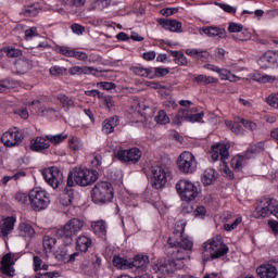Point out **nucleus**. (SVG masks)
Wrapping results in <instances>:
<instances>
[{
	"instance_id": "obj_1",
	"label": "nucleus",
	"mask_w": 278,
	"mask_h": 278,
	"mask_svg": "<svg viewBox=\"0 0 278 278\" xmlns=\"http://www.w3.org/2000/svg\"><path fill=\"white\" fill-rule=\"evenodd\" d=\"M167 255L175 257L176 260H170L166 264L167 273H175L176 270H181L184 268V261L188 255V251H192L194 242L190 239H182L181 242L175 241L173 238L167 240Z\"/></svg>"
},
{
	"instance_id": "obj_2",
	"label": "nucleus",
	"mask_w": 278,
	"mask_h": 278,
	"mask_svg": "<svg viewBox=\"0 0 278 278\" xmlns=\"http://www.w3.org/2000/svg\"><path fill=\"white\" fill-rule=\"evenodd\" d=\"M97 179H99V173L97 170L76 167L68 173L67 188H74V186H92Z\"/></svg>"
},
{
	"instance_id": "obj_3",
	"label": "nucleus",
	"mask_w": 278,
	"mask_h": 278,
	"mask_svg": "<svg viewBox=\"0 0 278 278\" xmlns=\"http://www.w3.org/2000/svg\"><path fill=\"white\" fill-rule=\"evenodd\" d=\"M229 253V248L223 242L220 237H215L202 245V260L210 262V260H218Z\"/></svg>"
},
{
	"instance_id": "obj_4",
	"label": "nucleus",
	"mask_w": 278,
	"mask_h": 278,
	"mask_svg": "<svg viewBox=\"0 0 278 278\" xmlns=\"http://www.w3.org/2000/svg\"><path fill=\"white\" fill-rule=\"evenodd\" d=\"M91 199L93 203L100 205L111 203L114 199V187L108 181L98 182L91 190Z\"/></svg>"
},
{
	"instance_id": "obj_5",
	"label": "nucleus",
	"mask_w": 278,
	"mask_h": 278,
	"mask_svg": "<svg viewBox=\"0 0 278 278\" xmlns=\"http://www.w3.org/2000/svg\"><path fill=\"white\" fill-rule=\"evenodd\" d=\"M81 229H84V220L79 218H72L63 227L56 230V236L66 244H71V242H73V238H75Z\"/></svg>"
},
{
	"instance_id": "obj_6",
	"label": "nucleus",
	"mask_w": 278,
	"mask_h": 278,
	"mask_svg": "<svg viewBox=\"0 0 278 278\" xmlns=\"http://www.w3.org/2000/svg\"><path fill=\"white\" fill-rule=\"evenodd\" d=\"M28 201L31 210L34 212H40L41 210H47L49 203H51V199L49 198V193L41 188H35L29 191Z\"/></svg>"
},
{
	"instance_id": "obj_7",
	"label": "nucleus",
	"mask_w": 278,
	"mask_h": 278,
	"mask_svg": "<svg viewBox=\"0 0 278 278\" xmlns=\"http://www.w3.org/2000/svg\"><path fill=\"white\" fill-rule=\"evenodd\" d=\"M177 166L180 173H184V175H192V173H197V166H199V162H197L194 154L185 151L179 155L177 160Z\"/></svg>"
},
{
	"instance_id": "obj_8",
	"label": "nucleus",
	"mask_w": 278,
	"mask_h": 278,
	"mask_svg": "<svg viewBox=\"0 0 278 278\" xmlns=\"http://www.w3.org/2000/svg\"><path fill=\"white\" fill-rule=\"evenodd\" d=\"M176 190L182 201H194L199 197V189L192 181L182 179L176 184Z\"/></svg>"
},
{
	"instance_id": "obj_9",
	"label": "nucleus",
	"mask_w": 278,
	"mask_h": 278,
	"mask_svg": "<svg viewBox=\"0 0 278 278\" xmlns=\"http://www.w3.org/2000/svg\"><path fill=\"white\" fill-rule=\"evenodd\" d=\"M151 175L152 188H155V190H162V188H165L166 184H168V180L170 179V170L162 166L151 167Z\"/></svg>"
},
{
	"instance_id": "obj_10",
	"label": "nucleus",
	"mask_w": 278,
	"mask_h": 278,
	"mask_svg": "<svg viewBox=\"0 0 278 278\" xmlns=\"http://www.w3.org/2000/svg\"><path fill=\"white\" fill-rule=\"evenodd\" d=\"M42 177L45 181H47V184L54 190L55 188H60V186H62L64 182V175L62 174V170H60V168L56 166L43 169Z\"/></svg>"
},
{
	"instance_id": "obj_11",
	"label": "nucleus",
	"mask_w": 278,
	"mask_h": 278,
	"mask_svg": "<svg viewBox=\"0 0 278 278\" xmlns=\"http://www.w3.org/2000/svg\"><path fill=\"white\" fill-rule=\"evenodd\" d=\"M21 256L16 253H8L5 254L1 262H0V270L2 273V275H7V277H14V275H16V269H14V264H16V261L20 258Z\"/></svg>"
},
{
	"instance_id": "obj_12",
	"label": "nucleus",
	"mask_w": 278,
	"mask_h": 278,
	"mask_svg": "<svg viewBox=\"0 0 278 278\" xmlns=\"http://www.w3.org/2000/svg\"><path fill=\"white\" fill-rule=\"evenodd\" d=\"M24 138L25 136L18 128H11L1 136V142L4 147H18Z\"/></svg>"
},
{
	"instance_id": "obj_13",
	"label": "nucleus",
	"mask_w": 278,
	"mask_h": 278,
	"mask_svg": "<svg viewBox=\"0 0 278 278\" xmlns=\"http://www.w3.org/2000/svg\"><path fill=\"white\" fill-rule=\"evenodd\" d=\"M229 149L231 146L229 143H216L212 146L211 160L213 162H218V160L226 166L227 160H229Z\"/></svg>"
},
{
	"instance_id": "obj_14",
	"label": "nucleus",
	"mask_w": 278,
	"mask_h": 278,
	"mask_svg": "<svg viewBox=\"0 0 278 278\" xmlns=\"http://www.w3.org/2000/svg\"><path fill=\"white\" fill-rule=\"evenodd\" d=\"M119 162H128V164H138L140 157H142V151L138 148H131L128 150H118L115 154Z\"/></svg>"
},
{
	"instance_id": "obj_15",
	"label": "nucleus",
	"mask_w": 278,
	"mask_h": 278,
	"mask_svg": "<svg viewBox=\"0 0 278 278\" xmlns=\"http://www.w3.org/2000/svg\"><path fill=\"white\" fill-rule=\"evenodd\" d=\"M205 113L201 112L198 114H189L188 110L186 109H180L176 116L173 119L174 125H181L184 121H187V123H199L203 121V116Z\"/></svg>"
},
{
	"instance_id": "obj_16",
	"label": "nucleus",
	"mask_w": 278,
	"mask_h": 278,
	"mask_svg": "<svg viewBox=\"0 0 278 278\" xmlns=\"http://www.w3.org/2000/svg\"><path fill=\"white\" fill-rule=\"evenodd\" d=\"M258 66L261 68H277L278 66V51H267L258 59Z\"/></svg>"
},
{
	"instance_id": "obj_17",
	"label": "nucleus",
	"mask_w": 278,
	"mask_h": 278,
	"mask_svg": "<svg viewBox=\"0 0 278 278\" xmlns=\"http://www.w3.org/2000/svg\"><path fill=\"white\" fill-rule=\"evenodd\" d=\"M203 68H206V71H212L213 73H218L223 81H240V77L233 75L230 71L220 68L214 64H205Z\"/></svg>"
},
{
	"instance_id": "obj_18",
	"label": "nucleus",
	"mask_w": 278,
	"mask_h": 278,
	"mask_svg": "<svg viewBox=\"0 0 278 278\" xmlns=\"http://www.w3.org/2000/svg\"><path fill=\"white\" fill-rule=\"evenodd\" d=\"M256 210L262 218H268V216L274 215L275 205H273V201L270 199L265 198Z\"/></svg>"
},
{
	"instance_id": "obj_19",
	"label": "nucleus",
	"mask_w": 278,
	"mask_h": 278,
	"mask_svg": "<svg viewBox=\"0 0 278 278\" xmlns=\"http://www.w3.org/2000/svg\"><path fill=\"white\" fill-rule=\"evenodd\" d=\"M51 147L49 143V139L46 137H36L30 141V150L35 151V153H41V151H47Z\"/></svg>"
},
{
	"instance_id": "obj_20",
	"label": "nucleus",
	"mask_w": 278,
	"mask_h": 278,
	"mask_svg": "<svg viewBox=\"0 0 278 278\" xmlns=\"http://www.w3.org/2000/svg\"><path fill=\"white\" fill-rule=\"evenodd\" d=\"M67 73L75 77V75H97L99 71L92 66L74 65L67 70Z\"/></svg>"
},
{
	"instance_id": "obj_21",
	"label": "nucleus",
	"mask_w": 278,
	"mask_h": 278,
	"mask_svg": "<svg viewBox=\"0 0 278 278\" xmlns=\"http://www.w3.org/2000/svg\"><path fill=\"white\" fill-rule=\"evenodd\" d=\"M256 274L260 278H277V267L273 264L261 265L256 268Z\"/></svg>"
},
{
	"instance_id": "obj_22",
	"label": "nucleus",
	"mask_w": 278,
	"mask_h": 278,
	"mask_svg": "<svg viewBox=\"0 0 278 278\" xmlns=\"http://www.w3.org/2000/svg\"><path fill=\"white\" fill-rule=\"evenodd\" d=\"M16 224V217L10 216L3 219L0 226V236L2 238H8L12 231H14V225Z\"/></svg>"
},
{
	"instance_id": "obj_23",
	"label": "nucleus",
	"mask_w": 278,
	"mask_h": 278,
	"mask_svg": "<svg viewBox=\"0 0 278 278\" xmlns=\"http://www.w3.org/2000/svg\"><path fill=\"white\" fill-rule=\"evenodd\" d=\"M121 124V118L118 115L109 117L102 122V131L109 136V134H114V128L118 127Z\"/></svg>"
},
{
	"instance_id": "obj_24",
	"label": "nucleus",
	"mask_w": 278,
	"mask_h": 278,
	"mask_svg": "<svg viewBox=\"0 0 278 278\" xmlns=\"http://www.w3.org/2000/svg\"><path fill=\"white\" fill-rule=\"evenodd\" d=\"M147 266H149V256L138 254L130 261V270H147Z\"/></svg>"
},
{
	"instance_id": "obj_25",
	"label": "nucleus",
	"mask_w": 278,
	"mask_h": 278,
	"mask_svg": "<svg viewBox=\"0 0 278 278\" xmlns=\"http://www.w3.org/2000/svg\"><path fill=\"white\" fill-rule=\"evenodd\" d=\"M203 34L208 36V38H227V30L218 26H207L202 28Z\"/></svg>"
},
{
	"instance_id": "obj_26",
	"label": "nucleus",
	"mask_w": 278,
	"mask_h": 278,
	"mask_svg": "<svg viewBox=\"0 0 278 278\" xmlns=\"http://www.w3.org/2000/svg\"><path fill=\"white\" fill-rule=\"evenodd\" d=\"M18 232L22 238L25 240H34L36 238V229L28 223H21L18 225Z\"/></svg>"
},
{
	"instance_id": "obj_27",
	"label": "nucleus",
	"mask_w": 278,
	"mask_h": 278,
	"mask_svg": "<svg viewBox=\"0 0 278 278\" xmlns=\"http://www.w3.org/2000/svg\"><path fill=\"white\" fill-rule=\"evenodd\" d=\"M184 231H186V220L179 219L174 226V237L169 238H173L175 242H181V240H190V238H184Z\"/></svg>"
},
{
	"instance_id": "obj_28",
	"label": "nucleus",
	"mask_w": 278,
	"mask_h": 278,
	"mask_svg": "<svg viewBox=\"0 0 278 278\" xmlns=\"http://www.w3.org/2000/svg\"><path fill=\"white\" fill-rule=\"evenodd\" d=\"M91 229L99 238H105L108 236V224L103 219L91 222Z\"/></svg>"
},
{
	"instance_id": "obj_29",
	"label": "nucleus",
	"mask_w": 278,
	"mask_h": 278,
	"mask_svg": "<svg viewBox=\"0 0 278 278\" xmlns=\"http://www.w3.org/2000/svg\"><path fill=\"white\" fill-rule=\"evenodd\" d=\"M186 55L193 58L194 60H200L201 62H207L210 58V52L201 49L189 48L185 51Z\"/></svg>"
},
{
	"instance_id": "obj_30",
	"label": "nucleus",
	"mask_w": 278,
	"mask_h": 278,
	"mask_svg": "<svg viewBox=\"0 0 278 278\" xmlns=\"http://www.w3.org/2000/svg\"><path fill=\"white\" fill-rule=\"evenodd\" d=\"M159 23L164 29H167V31H181V22L177 20H160Z\"/></svg>"
},
{
	"instance_id": "obj_31",
	"label": "nucleus",
	"mask_w": 278,
	"mask_h": 278,
	"mask_svg": "<svg viewBox=\"0 0 278 278\" xmlns=\"http://www.w3.org/2000/svg\"><path fill=\"white\" fill-rule=\"evenodd\" d=\"M92 247V239L88 236H79L76 240V249L77 251H80L81 253H86L88 249Z\"/></svg>"
},
{
	"instance_id": "obj_32",
	"label": "nucleus",
	"mask_w": 278,
	"mask_h": 278,
	"mask_svg": "<svg viewBox=\"0 0 278 278\" xmlns=\"http://www.w3.org/2000/svg\"><path fill=\"white\" fill-rule=\"evenodd\" d=\"M247 154L244 155H241V154H237L235 155L231 161H230V164H231V168L233 170H236L237 173H240V170H242V168H244V165L247 164Z\"/></svg>"
},
{
	"instance_id": "obj_33",
	"label": "nucleus",
	"mask_w": 278,
	"mask_h": 278,
	"mask_svg": "<svg viewBox=\"0 0 278 278\" xmlns=\"http://www.w3.org/2000/svg\"><path fill=\"white\" fill-rule=\"evenodd\" d=\"M131 73L134 75H137L138 77H146L148 79H155V76L153 75V68H146L142 66H132L130 68Z\"/></svg>"
},
{
	"instance_id": "obj_34",
	"label": "nucleus",
	"mask_w": 278,
	"mask_h": 278,
	"mask_svg": "<svg viewBox=\"0 0 278 278\" xmlns=\"http://www.w3.org/2000/svg\"><path fill=\"white\" fill-rule=\"evenodd\" d=\"M56 99L61 103V105L65 112H68L71 110V108H75V100H73V98H71L64 93H59L56 96Z\"/></svg>"
},
{
	"instance_id": "obj_35",
	"label": "nucleus",
	"mask_w": 278,
	"mask_h": 278,
	"mask_svg": "<svg viewBox=\"0 0 278 278\" xmlns=\"http://www.w3.org/2000/svg\"><path fill=\"white\" fill-rule=\"evenodd\" d=\"M113 266H115V268H118L119 270H129L131 269V261H127L126 258H123L121 256H114Z\"/></svg>"
},
{
	"instance_id": "obj_36",
	"label": "nucleus",
	"mask_w": 278,
	"mask_h": 278,
	"mask_svg": "<svg viewBox=\"0 0 278 278\" xmlns=\"http://www.w3.org/2000/svg\"><path fill=\"white\" fill-rule=\"evenodd\" d=\"M216 181V172L214 168H206L202 175V184L204 186H212Z\"/></svg>"
},
{
	"instance_id": "obj_37",
	"label": "nucleus",
	"mask_w": 278,
	"mask_h": 278,
	"mask_svg": "<svg viewBox=\"0 0 278 278\" xmlns=\"http://www.w3.org/2000/svg\"><path fill=\"white\" fill-rule=\"evenodd\" d=\"M262 152H264V142H258V143L250 147L245 151V159L251 160L252 157H255V155H257V153H262Z\"/></svg>"
},
{
	"instance_id": "obj_38",
	"label": "nucleus",
	"mask_w": 278,
	"mask_h": 278,
	"mask_svg": "<svg viewBox=\"0 0 278 278\" xmlns=\"http://www.w3.org/2000/svg\"><path fill=\"white\" fill-rule=\"evenodd\" d=\"M193 81L195 84H204V86H207V84H218V78L200 74L193 77Z\"/></svg>"
},
{
	"instance_id": "obj_39",
	"label": "nucleus",
	"mask_w": 278,
	"mask_h": 278,
	"mask_svg": "<svg viewBox=\"0 0 278 278\" xmlns=\"http://www.w3.org/2000/svg\"><path fill=\"white\" fill-rule=\"evenodd\" d=\"M43 251H46V253H51V251H53V249H55V244H58V240H55V238L46 235L43 237Z\"/></svg>"
},
{
	"instance_id": "obj_40",
	"label": "nucleus",
	"mask_w": 278,
	"mask_h": 278,
	"mask_svg": "<svg viewBox=\"0 0 278 278\" xmlns=\"http://www.w3.org/2000/svg\"><path fill=\"white\" fill-rule=\"evenodd\" d=\"M68 138V135L65 132H61L59 135H47V140L49 141L50 144H62L64 140Z\"/></svg>"
},
{
	"instance_id": "obj_41",
	"label": "nucleus",
	"mask_w": 278,
	"mask_h": 278,
	"mask_svg": "<svg viewBox=\"0 0 278 278\" xmlns=\"http://www.w3.org/2000/svg\"><path fill=\"white\" fill-rule=\"evenodd\" d=\"M68 148L71 151H81L84 149V142L78 137H71L68 139Z\"/></svg>"
},
{
	"instance_id": "obj_42",
	"label": "nucleus",
	"mask_w": 278,
	"mask_h": 278,
	"mask_svg": "<svg viewBox=\"0 0 278 278\" xmlns=\"http://www.w3.org/2000/svg\"><path fill=\"white\" fill-rule=\"evenodd\" d=\"M15 67L18 73H27V71L31 70V62L27 59H22L15 63Z\"/></svg>"
},
{
	"instance_id": "obj_43",
	"label": "nucleus",
	"mask_w": 278,
	"mask_h": 278,
	"mask_svg": "<svg viewBox=\"0 0 278 278\" xmlns=\"http://www.w3.org/2000/svg\"><path fill=\"white\" fill-rule=\"evenodd\" d=\"M49 74L52 77H62L64 75H68V70L66 67H62L60 65H54L49 68Z\"/></svg>"
},
{
	"instance_id": "obj_44",
	"label": "nucleus",
	"mask_w": 278,
	"mask_h": 278,
	"mask_svg": "<svg viewBox=\"0 0 278 278\" xmlns=\"http://www.w3.org/2000/svg\"><path fill=\"white\" fill-rule=\"evenodd\" d=\"M68 188H73V187H68V182H66V191L63 197L64 199L63 205H72L73 201H75V191Z\"/></svg>"
},
{
	"instance_id": "obj_45",
	"label": "nucleus",
	"mask_w": 278,
	"mask_h": 278,
	"mask_svg": "<svg viewBox=\"0 0 278 278\" xmlns=\"http://www.w3.org/2000/svg\"><path fill=\"white\" fill-rule=\"evenodd\" d=\"M56 52L61 53V55H64V58H73L75 49H72L68 46H58Z\"/></svg>"
},
{
	"instance_id": "obj_46",
	"label": "nucleus",
	"mask_w": 278,
	"mask_h": 278,
	"mask_svg": "<svg viewBox=\"0 0 278 278\" xmlns=\"http://www.w3.org/2000/svg\"><path fill=\"white\" fill-rule=\"evenodd\" d=\"M231 38L236 42H247V40L251 38V33H249V30H243L237 35H232Z\"/></svg>"
},
{
	"instance_id": "obj_47",
	"label": "nucleus",
	"mask_w": 278,
	"mask_h": 278,
	"mask_svg": "<svg viewBox=\"0 0 278 278\" xmlns=\"http://www.w3.org/2000/svg\"><path fill=\"white\" fill-rule=\"evenodd\" d=\"M154 121H156L159 125H167V123H170V118L164 110L159 111L157 115L154 117Z\"/></svg>"
},
{
	"instance_id": "obj_48",
	"label": "nucleus",
	"mask_w": 278,
	"mask_h": 278,
	"mask_svg": "<svg viewBox=\"0 0 278 278\" xmlns=\"http://www.w3.org/2000/svg\"><path fill=\"white\" fill-rule=\"evenodd\" d=\"M170 55L175 58V63L184 66L188 63L186 56L179 51H169Z\"/></svg>"
},
{
	"instance_id": "obj_49",
	"label": "nucleus",
	"mask_w": 278,
	"mask_h": 278,
	"mask_svg": "<svg viewBox=\"0 0 278 278\" xmlns=\"http://www.w3.org/2000/svg\"><path fill=\"white\" fill-rule=\"evenodd\" d=\"M242 223V217H236L231 223L225 224V231H233V229H238V225Z\"/></svg>"
},
{
	"instance_id": "obj_50",
	"label": "nucleus",
	"mask_w": 278,
	"mask_h": 278,
	"mask_svg": "<svg viewBox=\"0 0 278 278\" xmlns=\"http://www.w3.org/2000/svg\"><path fill=\"white\" fill-rule=\"evenodd\" d=\"M266 102L270 105V108L278 110V92L269 94L266 99Z\"/></svg>"
},
{
	"instance_id": "obj_51",
	"label": "nucleus",
	"mask_w": 278,
	"mask_h": 278,
	"mask_svg": "<svg viewBox=\"0 0 278 278\" xmlns=\"http://www.w3.org/2000/svg\"><path fill=\"white\" fill-rule=\"evenodd\" d=\"M242 29H244V26H242V24H238V23H233V22H231L228 26V31L230 34H240V31H242Z\"/></svg>"
},
{
	"instance_id": "obj_52",
	"label": "nucleus",
	"mask_w": 278,
	"mask_h": 278,
	"mask_svg": "<svg viewBox=\"0 0 278 278\" xmlns=\"http://www.w3.org/2000/svg\"><path fill=\"white\" fill-rule=\"evenodd\" d=\"M100 101H103L109 110H112V108H114V97L112 96H105L102 93Z\"/></svg>"
},
{
	"instance_id": "obj_53",
	"label": "nucleus",
	"mask_w": 278,
	"mask_h": 278,
	"mask_svg": "<svg viewBox=\"0 0 278 278\" xmlns=\"http://www.w3.org/2000/svg\"><path fill=\"white\" fill-rule=\"evenodd\" d=\"M72 58H75V60H78L79 62H87L88 53H86L84 51L74 50V54Z\"/></svg>"
},
{
	"instance_id": "obj_54",
	"label": "nucleus",
	"mask_w": 278,
	"mask_h": 278,
	"mask_svg": "<svg viewBox=\"0 0 278 278\" xmlns=\"http://www.w3.org/2000/svg\"><path fill=\"white\" fill-rule=\"evenodd\" d=\"M15 201H17V203H20L21 205H25L29 201V195H27V193H16Z\"/></svg>"
},
{
	"instance_id": "obj_55",
	"label": "nucleus",
	"mask_w": 278,
	"mask_h": 278,
	"mask_svg": "<svg viewBox=\"0 0 278 278\" xmlns=\"http://www.w3.org/2000/svg\"><path fill=\"white\" fill-rule=\"evenodd\" d=\"M168 73H170V70H168L166 67H155L153 76L154 77H164V76L168 75Z\"/></svg>"
},
{
	"instance_id": "obj_56",
	"label": "nucleus",
	"mask_w": 278,
	"mask_h": 278,
	"mask_svg": "<svg viewBox=\"0 0 278 278\" xmlns=\"http://www.w3.org/2000/svg\"><path fill=\"white\" fill-rule=\"evenodd\" d=\"M240 123L243 124L245 129H250V131H255V129H257V124L249 119L241 118Z\"/></svg>"
},
{
	"instance_id": "obj_57",
	"label": "nucleus",
	"mask_w": 278,
	"mask_h": 278,
	"mask_svg": "<svg viewBox=\"0 0 278 278\" xmlns=\"http://www.w3.org/2000/svg\"><path fill=\"white\" fill-rule=\"evenodd\" d=\"M112 0H96L94 5L98 10H105V8H109L111 5Z\"/></svg>"
},
{
	"instance_id": "obj_58",
	"label": "nucleus",
	"mask_w": 278,
	"mask_h": 278,
	"mask_svg": "<svg viewBox=\"0 0 278 278\" xmlns=\"http://www.w3.org/2000/svg\"><path fill=\"white\" fill-rule=\"evenodd\" d=\"M60 277V271H47V273H39L36 275V278H55Z\"/></svg>"
},
{
	"instance_id": "obj_59",
	"label": "nucleus",
	"mask_w": 278,
	"mask_h": 278,
	"mask_svg": "<svg viewBox=\"0 0 278 278\" xmlns=\"http://www.w3.org/2000/svg\"><path fill=\"white\" fill-rule=\"evenodd\" d=\"M10 89H12V83L10 80H0V93L8 92Z\"/></svg>"
},
{
	"instance_id": "obj_60",
	"label": "nucleus",
	"mask_w": 278,
	"mask_h": 278,
	"mask_svg": "<svg viewBox=\"0 0 278 278\" xmlns=\"http://www.w3.org/2000/svg\"><path fill=\"white\" fill-rule=\"evenodd\" d=\"M205 214H207V210H205V206L203 205L198 206L194 211L195 218H203Z\"/></svg>"
},
{
	"instance_id": "obj_61",
	"label": "nucleus",
	"mask_w": 278,
	"mask_h": 278,
	"mask_svg": "<svg viewBox=\"0 0 278 278\" xmlns=\"http://www.w3.org/2000/svg\"><path fill=\"white\" fill-rule=\"evenodd\" d=\"M71 29L74 34H77V36H81V34H84V31H86V28L79 24H73L71 26Z\"/></svg>"
},
{
	"instance_id": "obj_62",
	"label": "nucleus",
	"mask_w": 278,
	"mask_h": 278,
	"mask_svg": "<svg viewBox=\"0 0 278 278\" xmlns=\"http://www.w3.org/2000/svg\"><path fill=\"white\" fill-rule=\"evenodd\" d=\"M8 58H21L23 55V52L18 49L11 48L7 52Z\"/></svg>"
},
{
	"instance_id": "obj_63",
	"label": "nucleus",
	"mask_w": 278,
	"mask_h": 278,
	"mask_svg": "<svg viewBox=\"0 0 278 278\" xmlns=\"http://www.w3.org/2000/svg\"><path fill=\"white\" fill-rule=\"evenodd\" d=\"M33 262L35 273H38V270H42V261L39 256H34Z\"/></svg>"
},
{
	"instance_id": "obj_64",
	"label": "nucleus",
	"mask_w": 278,
	"mask_h": 278,
	"mask_svg": "<svg viewBox=\"0 0 278 278\" xmlns=\"http://www.w3.org/2000/svg\"><path fill=\"white\" fill-rule=\"evenodd\" d=\"M268 226L275 236H278V222L275 219L268 220Z\"/></svg>"
}]
</instances>
